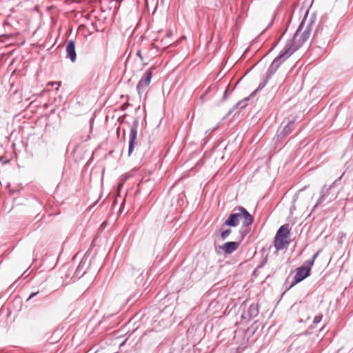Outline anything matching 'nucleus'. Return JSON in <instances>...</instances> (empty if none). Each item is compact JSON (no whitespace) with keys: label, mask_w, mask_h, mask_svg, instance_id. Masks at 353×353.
<instances>
[{"label":"nucleus","mask_w":353,"mask_h":353,"mask_svg":"<svg viewBox=\"0 0 353 353\" xmlns=\"http://www.w3.org/2000/svg\"><path fill=\"white\" fill-rule=\"evenodd\" d=\"M319 254V251L316 252L312 256V258L310 260H307L305 262V264H307V265H309L310 268H312V266L314 264V262L316 259V258L318 256Z\"/></svg>","instance_id":"obj_16"},{"label":"nucleus","mask_w":353,"mask_h":353,"mask_svg":"<svg viewBox=\"0 0 353 353\" xmlns=\"http://www.w3.org/2000/svg\"><path fill=\"white\" fill-rule=\"evenodd\" d=\"M137 55L140 58L141 60L143 59V57H142V55H141V52L140 50H138L137 52Z\"/></svg>","instance_id":"obj_23"},{"label":"nucleus","mask_w":353,"mask_h":353,"mask_svg":"<svg viewBox=\"0 0 353 353\" xmlns=\"http://www.w3.org/2000/svg\"><path fill=\"white\" fill-rule=\"evenodd\" d=\"M66 53L67 57L69 58L72 62H74L76 60L77 54L75 51V44L72 40H70L67 43Z\"/></svg>","instance_id":"obj_11"},{"label":"nucleus","mask_w":353,"mask_h":353,"mask_svg":"<svg viewBox=\"0 0 353 353\" xmlns=\"http://www.w3.org/2000/svg\"><path fill=\"white\" fill-rule=\"evenodd\" d=\"M249 100L248 98H245L243 100L238 102L234 107V109L239 108L243 109L247 106V101Z\"/></svg>","instance_id":"obj_15"},{"label":"nucleus","mask_w":353,"mask_h":353,"mask_svg":"<svg viewBox=\"0 0 353 353\" xmlns=\"http://www.w3.org/2000/svg\"><path fill=\"white\" fill-rule=\"evenodd\" d=\"M274 18H275V14H274L273 18L272 19V20L270 22V23L268 25L266 29H268L269 28H270L272 26V24L274 23Z\"/></svg>","instance_id":"obj_21"},{"label":"nucleus","mask_w":353,"mask_h":353,"mask_svg":"<svg viewBox=\"0 0 353 353\" xmlns=\"http://www.w3.org/2000/svg\"><path fill=\"white\" fill-rule=\"evenodd\" d=\"M290 229L288 224L281 225L276 232L274 240V246L276 250H282L290 244Z\"/></svg>","instance_id":"obj_4"},{"label":"nucleus","mask_w":353,"mask_h":353,"mask_svg":"<svg viewBox=\"0 0 353 353\" xmlns=\"http://www.w3.org/2000/svg\"><path fill=\"white\" fill-rule=\"evenodd\" d=\"M310 270L311 268L305 263L302 266L296 269V274L294 277V281L291 285V286L302 281L305 278H307L310 274Z\"/></svg>","instance_id":"obj_8"},{"label":"nucleus","mask_w":353,"mask_h":353,"mask_svg":"<svg viewBox=\"0 0 353 353\" xmlns=\"http://www.w3.org/2000/svg\"><path fill=\"white\" fill-rule=\"evenodd\" d=\"M87 266L86 259H82L78 267L76 268V270L74 272L72 277H74L75 279H80L83 276L85 273Z\"/></svg>","instance_id":"obj_12"},{"label":"nucleus","mask_w":353,"mask_h":353,"mask_svg":"<svg viewBox=\"0 0 353 353\" xmlns=\"http://www.w3.org/2000/svg\"><path fill=\"white\" fill-rule=\"evenodd\" d=\"M305 19H303L301 23L299 24L293 37V39L286 42L294 52L299 49L309 39L314 22L313 20H310V22L307 24L303 32L301 33L305 26Z\"/></svg>","instance_id":"obj_2"},{"label":"nucleus","mask_w":353,"mask_h":353,"mask_svg":"<svg viewBox=\"0 0 353 353\" xmlns=\"http://www.w3.org/2000/svg\"><path fill=\"white\" fill-rule=\"evenodd\" d=\"M39 294V291H37V292H32L30 294V295L28 296V298L27 299V301H28L29 300H30L31 299L35 297L37 295H38Z\"/></svg>","instance_id":"obj_20"},{"label":"nucleus","mask_w":353,"mask_h":353,"mask_svg":"<svg viewBox=\"0 0 353 353\" xmlns=\"http://www.w3.org/2000/svg\"><path fill=\"white\" fill-rule=\"evenodd\" d=\"M259 312V306L258 304L252 303L250 305L248 311H244L241 315V318L242 320H245L247 321H250L253 318L256 317Z\"/></svg>","instance_id":"obj_9"},{"label":"nucleus","mask_w":353,"mask_h":353,"mask_svg":"<svg viewBox=\"0 0 353 353\" xmlns=\"http://www.w3.org/2000/svg\"><path fill=\"white\" fill-rule=\"evenodd\" d=\"M154 70V66L150 68L145 72L142 78L139 81L137 85V90L140 96L141 94L145 92L146 88L149 86L152 77V73Z\"/></svg>","instance_id":"obj_6"},{"label":"nucleus","mask_w":353,"mask_h":353,"mask_svg":"<svg viewBox=\"0 0 353 353\" xmlns=\"http://www.w3.org/2000/svg\"><path fill=\"white\" fill-rule=\"evenodd\" d=\"M295 127V121H290L288 123V124L283 128V129L279 132L278 134V137L281 139H283L288 136L294 130Z\"/></svg>","instance_id":"obj_13"},{"label":"nucleus","mask_w":353,"mask_h":353,"mask_svg":"<svg viewBox=\"0 0 353 353\" xmlns=\"http://www.w3.org/2000/svg\"><path fill=\"white\" fill-rule=\"evenodd\" d=\"M269 79H268V72H267V73H266V78H265V79L263 82H261V83H259V86H258L257 89H256L255 91H254V92L250 94V97L254 96V95L255 94V93H256L258 90H260L263 89V88L265 86V85L267 84V83H268V80H269Z\"/></svg>","instance_id":"obj_14"},{"label":"nucleus","mask_w":353,"mask_h":353,"mask_svg":"<svg viewBox=\"0 0 353 353\" xmlns=\"http://www.w3.org/2000/svg\"><path fill=\"white\" fill-rule=\"evenodd\" d=\"M322 318H323L322 314H319L316 315L313 319V323H314V324L319 323L321 321Z\"/></svg>","instance_id":"obj_18"},{"label":"nucleus","mask_w":353,"mask_h":353,"mask_svg":"<svg viewBox=\"0 0 353 353\" xmlns=\"http://www.w3.org/2000/svg\"><path fill=\"white\" fill-rule=\"evenodd\" d=\"M239 243L235 241H228L220 246L225 254H230L238 249Z\"/></svg>","instance_id":"obj_10"},{"label":"nucleus","mask_w":353,"mask_h":353,"mask_svg":"<svg viewBox=\"0 0 353 353\" xmlns=\"http://www.w3.org/2000/svg\"><path fill=\"white\" fill-rule=\"evenodd\" d=\"M232 233L231 229H227L221 233V237L222 240H225L229 235Z\"/></svg>","instance_id":"obj_17"},{"label":"nucleus","mask_w":353,"mask_h":353,"mask_svg":"<svg viewBox=\"0 0 353 353\" xmlns=\"http://www.w3.org/2000/svg\"><path fill=\"white\" fill-rule=\"evenodd\" d=\"M294 52L292 48L286 43L284 48L279 54L273 60L268 70V79H270L277 69Z\"/></svg>","instance_id":"obj_3"},{"label":"nucleus","mask_w":353,"mask_h":353,"mask_svg":"<svg viewBox=\"0 0 353 353\" xmlns=\"http://www.w3.org/2000/svg\"><path fill=\"white\" fill-rule=\"evenodd\" d=\"M341 176H339L338 179H336L328 188L326 185H323L321 191V196L319 199H318L316 205L314 206L312 209V212L315 210V208L320 204H321L323 202H324L328 197H329V201H332L334 199L336 198V194H331V191L338 185L339 183H340Z\"/></svg>","instance_id":"obj_5"},{"label":"nucleus","mask_w":353,"mask_h":353,"mask_svg":"<svg viewBox=\"0 0 353 353\" xmlns=\"http://www.w3.org/2000/svg\"><path fill=\"white\" fill-rule=\"evenodd\" d=\"M73 270H73V268H72V270H69V272H68L67 274H65V276L66 278H68V277H69V276L71 275V274H72V273H73V274H74Z\"/></svg>","instance_id":"obj_22"},{"label":"nucleus","mask_w":353,"mask_h":353,"mask_svg":"<svg viewBox=\"0 0 353 353\" xmlns=\"http://www.w3.org/2000/svg\"><path fill=\"white\" fill-rule=\"evenodd\" d=\"M139 127V119L136 118L130 128L128 143V156L132 153L137 144V130Z\"/></svg>","instance_id":"obj_7"},{"label":"nucleus","mask_w":353,"mask_h":353,"mask_svg":"<svg viewBox=\"0 0 353 353\" xmlns=\"http://www.w3.org/2000/svg\"><path fill=\"white\" fill-rule=\"evenodd\" d=\"M234 211L235 212L231 213L225 221L223 225L236 227L239 225L240 220L243 219L240 233L242 234L243 236H245L248 232L247 228L253 223L254 218L250 212L242 206L236 207Z\"/></svg>","instance_id":"obj_1"},{"label":"nucleus","mask_w":353,"mask_h":353,"mask_svg":"<svg viewBox=\"0 0 353 353\" xmlns=\"http://www.w3.org/2000/svg\"><path fill=\"white\" fill-rule=\"evenodd\" d=\"M226 94H227V90H225V92H224V97H226Z\"/></svg>","instance_id":"obj_24"},{"label":"nucleus","mask_w":353,"mask_h":353,"mask_svg":"<svg viewBox=\"0 0 353 353\" xmlns=\"http://www.w3.org/2000/svg\"><path fill=\"white\" fill-rule=\"evenodd\" d=\"M61 82L60 81H54V82H50L48 84L50 85L51 86H55V85H57V88H56V90H59V88L61 86Z\"/></svg>","instance_id":"obj_19"}]
</instances>
